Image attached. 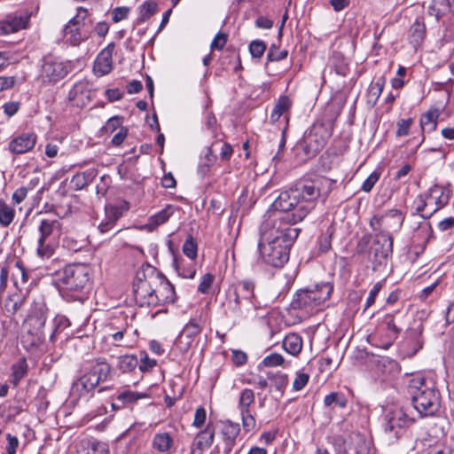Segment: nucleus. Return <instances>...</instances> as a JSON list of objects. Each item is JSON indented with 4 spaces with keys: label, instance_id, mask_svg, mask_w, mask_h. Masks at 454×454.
<instances>
[{
    "label": "nucleus",
    "instance_id": "f257e3e1",
    "mask_svg": "<svg viewBox=\"0 0 454 454\" xmlns=\"http://www.w3.org/2000/svg\"><path fill=\"white\" fill-rule=\"evenodd\" d=\"M319 196L320 190L316 182L299 184L282 192L272 203V207L278 212V218L281 222L294 225L309 214Z\"/></svg>",
    "mask_w": 454,
    "mask_h": 454
},
{
    "label": "nucleus",
    "instance_id": "f03ea898",
    "mask_svg": "<svg viewBox=\"0 0 454 454\" xmlns=\"http://www.w3.org/2000/svg\"><path fill=\"white\" fill-rule=\"evenodd\" d=\"M299 233V228L290 226L262 231L257 245L260 260L274 268L283 267L289 260L290 247Z\"/></svg>",
    "mask_w": 454,
    "mask_h": 454
},
{
    "label": "nucleus",
    "instance_id": "7ed1b4c3",
    "mask_svg": "<svg viewBox=\"0 0 454 454\" xmlns=\"http://www.w3.org/2000/svg\"><path fill=\"white\" fill-rule=\"evenodd\" d=\"M408 391L414 409L421 417L434 415L441 404V395L432 377L413 375L408 384Z\"/></svg>",
    "mask_w": 454,
    "mask_h": 454
},
{
    "label": "nucleus",
    "instance_id": "20e7f679",
    "mask_svg": "<svg viewBox=\"0 0 454 454\" xmlns=\"http://www.w3.org/2000/svg\"><path fill=\"white\" fill-rule=\"evenodd\" d=\"M333 286L329 282L316 284L299 290L291 302L294 309L311 313L330 298Z\"/></svg>",
    "mask_w": 454,
    "mask_h": 454
},
{
    "label": "nucleus",
    "instance_id": "39448f33",
    "mask_svg": "<svg viewBox=\"0 0 454 454\" xmlns=\"http://www.w3.org/2000/svg\"><path fill=\"white\" fill-rule=\"evenodd\" d=\"M90 270L85 264H70L54 273L57 285L68 291L81 292L89 286Z\"/></svg>",
    "mask_w": 454,
    "mask_h": 454
},
{
    "label": "nucleus",
    "instance_id": "423d86ee",
    "mask_svg": "<svg viewBox=\"0 0 454 454\" xmlns=\"http://www.w3.org/2000/svg\"><path fill=\"white\" fill-rule=\"evenodd\" d=\"M111 369V365L105 359H96L86 369L85 373L73 383V391L80 395L92 391L100 382L108 379Z\"/></svg>",
    "mask_w": 454,
    "mask_h": 454
},
{
    "label": "nucleus",
    "instance_id": "0eeeda50",
    "mask_svg": "<svg viewBox=\"0 0 454 454\" xmlns=\"http://www.w3.org/2000/svg\"><path fill=\"white\" fill-rule=\"evenodd\" d=\"M230 305L235 313L260 307L261 304L254 294V283L245 279L233 285V299L230 301Z\"/></svg>",
    "mask_w": 454,
    "mask_h": 454
},
{
    "label": "nucleus",
    "instance_id": "6e6552de",
    "mask_svg": "<svg viewBox=\"0 0 454 454\" xmlns=\"http://www.w3.org/2000/svg\"><path fill=\"white\" fill-rule=\"evenodd\" d=\"M154 272L155 270H151L149 273L145 271L137 273L132 292L135 302L140 307L153 306L154 286L158 284Z\"/></svg>",
    "mask_w": 454,
    "mask_h": 454
},
{
    "label": "nucleus",
    "instance_id": "1a4fd4ad",
    "mask_svg": "<svg viewBox=\"0 0 454 454\" xmlns=\"http://www.w3.org/2000/svg\"><path fill=\"white\" fill-rule=\"evenodd\" d=\"M450 198V194L448 188L438 184L434 185L425 197H419L420 204L417 207V211L421 214L422 217L429 218L446 206Z\"/></svg>",
    "mask_w": 454,
    "mask_h": 454
},
{
    "label": "nucleus",
    "instance_id": "9d476101",
    "mask_svg": "<svg viewBox=\"0 0 454 454\" xmlns=\"http://www.w3.org/2000/svg\"><path fill=\"white\" fill-rule=\"evenodd\" d=\"M68 73L67 63L58 57L47 55L42 59L38 79L44 85H53L64 79Z\"/></svg>",
    "mask_w": 454,
    "mask_h": 454
},
{
    "label": "nucleus",
    "instance_id": "9b49d317",
    "mask_svg": "<svg viewBox=\"0 0 454 454\" xmlns=\"http://www.w3.org/2000/svg\"><path fill=\"white\" fill-rule=\"evenodd\" d=\"M393 252V237L387 231H381L376 235L373 247L372 248L373 270H377L380 266L386 263L388 256Z\"/></svg>",
    "mask_w": 454,
    "mask_h": 454
},
{
    "label": "nucleus",
    "instance_id": "f8f14e48",
    "mask_svg": "<svg viewBox=\"0 0 454 454\" xmlns=\"http://www.w3.org/2000/svg\"><path fill=\"white\" fill-rule=\"evenodd\" d=\"M414 422L402 408H395L386 415L385 431L393 434V437L399 438L402 431Z\"/></svg>",
    "mask_w": 454,
    "mask_h": 454
},
{
    "label": "nucleus",
    "instance_id": "ddd939ff",
    "mask_svg": "<svg viewBox=\"0 0 454 454\" xmlns=\"http://www.w3.org/2000/svg\"><path fill=\"white\" fill-rule=\"evenodd\" d=\"M158 284L154 286L153 307L174 303L176 300V294L174 286L160 272H154Z\"/></svg>",
    "mask_w": 454,
    "mask_h": 454
},
{
    "label": "nucleus",
    "instance_id": "4468645a",
    "mask_svg": "<svg viewBox=\"0 0 454 454\" xmlns=\"http://www.w3.org/2000/svg\"><path fill=\"white\" fill-rule=\"evenodd\" d=\"M335 444L340 450L346 453L353 447L356 454H370L372 449V441L358 432H353L348 435V441L343 437L335 439Z\"/></svg>",
    "mask_w": 454,
    "mask_h": 454
},
{
    "label": "nucleus",
    "instance_id": "2eb2a0df",
    "mask_svg": "<svg viewBox=\"0 0 454 454\" xmlns=\"http://www.w3.org/2000/svg\"><path fill=\"white\" fill-rule=\"evenodd\" d=\"M46 312L47 309L41 304L36 306L27 318V333L34 337L33 342H40L44 338L43 329L46 322Z\"/></svg>",
    "mask_w": 454,
    "mask_h": 454
},
{
    "label": "nucleus",
    "instance_id": "dca6fc26",
    "mask_svg": "<svg viewBox=\"0 0 454 454\" xmlns=\"http://www.w3.org/2000/svg\"><path fill=\"white\" fill-rule=\"evenodd\" d=\"M404 217L399 209H391L381 216H374L371 221V225L373 230L377 228L374 224L378 225V228H387L395 231L400 230L403 225Z\"/></svg>",
    "mask_w": 454,
    "mask_h": 454
},
{
    "label": "nucleus",
    "instance_id": "f3484780",
    "mask_svg": "<svg viewBox=\"0 0 454 454\" xmlns=\"http://www.w3.org/2000/svg\"><path fill=\"white\" fill-rule=\"evenodd\" d=\"M333 135V128L330 124L326 123H315L311 129V131L308 137L309 145L312 146V143H315L313 150L315 152L321 150L328 139Z\"/></svg>",
    "mask_w": 454,
    "mask_h": 454
},
{
    "label": "nucleus",
    "instance_id": "a211bd4d",
    "mask_svg": "<svg viewBox=\"0 0 454 454\" xmlns=\"http://www.w3.org/2000/svg\"><path fill=\"white\" fill-rule=\"evenodd\" d=\"M37 140V136L33 133H22L11 140L9 150L15 154H23L31 151Z\"/></svg>",
    "mask_w": 454,
    "mask_h": 454
},
{
    "label": "nucleus",
    "instance_id": "6ab92c4d",
    "mask_svg": "<svg viewBox=\"0 0 454 454\" xmlns=\"http://www.w3.org/2000/svg\"><path fill=\"white\" fill-rule=\"evenodd\" d=\"M114 43H109L98 55L94 63V72L98 75L108 74L113 69V52Z\"/></svg>",
    "mask_w": 454,
    "mask_h": 454
},
{
    "label": "nucleus",
    "instance_id": "aec40b11",
    "mask_svg": "<svg viewBox=\"0 0 454 454\" xmlns=\"http://www.w3.org/2000/svg\"><path fill=\"white\" fill-rule=\"evenodd\" d=\"M215 440V429L207 426L204 430H201L195 436L192 446V454H203L204 450L208 449Z\"/></svg>",
    "mask_w": 454,
    "mask_h": 454
},
{
    "label": "nucleus",
    "instance_id": "412c9836",
    "mask_svg": "<svg viewBox=\"0 0 454 454\" xmlns=\"http://www.w3.org/2000/svg\"><path fill=\"white\" fill-rule=\"evenodd\" d=\"M38 231L40 234L38 239L51 240V239L60 235L61 223L56 217L43 218L40 221Z\"/></svg>",
    "mask_w": 454,
    "mask_h": 454
},
{
    "label": "nucleus",
    "instance_id": "4be33fe9",
    "mask_svg": "<svg viewBox=\"0 0 454 454\" xmlns=\"http://www.w3.org/2000/svg\"><path fill=\"white\" fill-rule=\"evenodd\" d=\"M68 99L77 106H85L90 101L89 84L85 81L76 82L68 93Z\"/></svg>",
    "mask_w": 454,
    "mask_h": 454
},
{
    "label": "nucleus",
    "instance_id": "5701e85b",
    "mask_svg": "<svg viewBox=\"0 0 454 454\" xmlns=\"http://www.w3.org/2000/svg\"><path fill=\"white\" fill-rule=\"evenodd\" d=\"M240 427L239 424L231 422L230 420L223 423L221 434L224 442L225 447L224 451L229 453L231 451L236 442V438L239 434Z\"/></svg>",
    "mask_w": 454,
    "mask_h": 454
},
{
    "label": "nucleus",
    "instance_id": "b1692460",
    "mask_svg": "<svg viewBox=\"0 0 454 454\" xmlns=\"http://www.w3.org/2000/svg\"><path fill=\"white\" fill-rule=\"evenodd\" d=\"M291 106L292 100L287 96H281L273 107L270 114V122L275 123L279 121L281 116H284L286 120V126L287 127L289 121L288 114Z\"/></svg>",
    "mask_w": 454,
    "mask_h": 454
},
{
    "label": "nucleus",
    "instance_id": "393cba45",
    "mask_svg": "<svg viewBox=\"0 0 454 454\" xmlns=\"http://www.w3.org/2000/svg\"><path fill=\"white\" fill-rule=\"evenodd\" d=\"M28 22L27 17L9 15L5 20L0 23L3 34H11L26 28Z\"/></svg>",
    "mask_w": 454,
    "mask_h": 454
},
{
    "label": "nucleus",
    "instance_id": "a878e982",
    "mask_svg": "<svg viewBox=\"0 0 454 454\" xmlns=\"http://www.w3.org/2000/svg\"><path fill=\"white\" fill-rule=\"evenodd\" d=\"M175 212L172 205H167L163 209L148 218L146 227L150 231L155 230L158 226L165 223Z\"/></svg>",
    "mask_w": 454,
    "mask_h": 454
},
{
    "label": "nucleus",
    "instance_id": "bb28decb",
    "mask_svg": "<svg viewBox=\"0 0 454 454\" xmlns=\"http://www.w3.org/2000/svg\"><path fill=\"white\" fill-rule=\"evenodd\" d=\"M426 36V25L423 21L419 20H416V21L411 25L409 31V40L410 43L417 48L419 46Z\"/></svg>",
    "mask_w": 454,
    "mask_h": 454
},
{
    "label": "nucleus",
    "instance_id": "cd10ccee",
    "mask_svg": "<svg viewBox=\"0 0 454 454\" xmlns=\"http://www.w3.org/2000/svg\"><path fill=\"white\" fill-rule=\"evenodd\" d=\"M284 349L293 355L297 356L302 349V339L298 333H289L283 340Z\"/></svg>",
    "mask_w": 454,
    "mask_h": 454
},
{
    "label": "nucleus",
    "instance_id": "c85d7f7f",
    "mask_svg": "<svg viewBox=\"0 0 454 454\" xmlns=\"http://www.w3.org/2000/svg\"><path fill=\"white\" fill-rule=\"evenodd\" d=\"M139 360L135 355H122L117 357L116 368L122 373H130L138 366Z\"/></svg>",
    "mask_w": 454,
    "mask_h": 454
},
{
    "label": "nucleus",
    "instance_id": "c756f323",
    "mask_svg": "<svg viewBox=\"0 0 454 454\" xmlns=\"http://www.w3.org/2000/svg\"><path fill=\"white\" fill-rule=\"evenodd\" d=\"M63 35L67 43L73 46L79 45L82 41L86 38V35L81 32V27H75L71 24L65 26L63 29Z\"/></svg>",
    "mask_w": 454,
    "mask_h": 454
},
{
    "label": "nucleus",
    "instance_id": "7c9ffc66",
    "mask_svg": "<svg viewBox=\"0 0 454 454\" xmlns=\"http://www.w3.org/2000/svg\"><path fill=\"white\" fill-rule=\"evenodd\" d=\"M174 440L168 433H159L153 436V447L160 452L169 453Z\"/></svg>",
    "mask_w": 454,
    "mask_h": 454
},
{
    "label": "nucleus",
    "instance_id": "2f4dec72",
    "mask_svg": "<svg viewBox=\"0 0 454 454\" xmlns=\"http://www.w3.org/2000/svg\"><path fill=\"white\" fill-rule=\"evenodd\" d=\"M15 210L5 200L0 199V225L8 227L14 220Z\"/></svg>",
    "mask_w": 454,
    "mask_h": 454
},
{
    "label": "nucleus",
    "instance_id": "473e14b6",
    "mask_svg": "<svg viewBox=\"0 0 454 454\" xmlns=\"http://www.w3.org/2000/svg\"><path fill=\"white\" fill-rule=\"evenodd\" d=\"M158 12V4L153 0L145 2L139 7L137 23H144Z\"/></svg>",
    "mask_w": 454,
    "mask_h": 454
},
{
    "label": "nucleus",
    "instance_id": "72a5a7b5",
    "mask_svg": "<svg viewBox=\"0 0 454 454\" xmlns=\"http://www.w3.org/2000/svg\"><path fill=\"white\" fill-rule=\"evenodd\" d=\"M438 113L437 111H428L421 116L420 126L423 132H431L436 129Z\"/></svg>",
    "mask_w": 454,
    "mask_h": 454
},
{
    "label": "nucleus",
    "instance_id": "f704fd0d",
    "mask_svg": "<svg viewBox=\"0 0 454 454\" xmlns=\"http://www.w3.org/2000/svg\"><path fill=\"white\" fill-rule=\"evenodd\" d=\"M254 403V393L250 388H244L240 392L238 408L240 412L250 411V406Z\"/></svg>",
    "mask_w": 454,
    "mask_h": 454
},
{
    "label": "nucleus",
    "instance_id": "c9c22d12",
    "mask_svg": "<svg viewBox=\"0 0 454 454\" xmlns=\"http://www.w3.org/2000/svg\"><path fill=\"white\" fill-rule=\"evenodd\" d=\"M334 234V228L330 225L322 232L318 238V249L321 253H326L332 248V239Z\"/></svg>",
    "mask_w": 454,
    "mask_h": 454
},
{
    "label": "nucleus",
    "instance_id": "e433bc0d",
    "mask_svg": "<svg viewBox=\"0 0 454 454\" xmlns=\"http://www.w3.org/2000/svg\"><path fill=\"white\" fill-rule=\"evenodd\" d=\"M324 404L326 407H329L333 404L339 408H345L348 404V399L346 396L339 392H332L329 395H327L324 399Z\"/></svg>",
    "mask_w": 454,
    "mask_h": 454
},
{
    "label": "nucleus",
    "instance_id": "4c0bfd02",
    "mask_svg": "<svg viewBox=\"0 0 454 454\" xmlns=\"http://www.w3.org/2000/svg\"><path fill=\"white\" fill-rule=\"evenodd\" d=\"M54 254V246L51 240L37 239L36 254L42 259H48Z\"/></svg>",
    "mask_w": 454,
    "mask_h": 454
},
{
    "label": "nucleus",
    "instance_id": "58836bf2",
    "mask_svg": "<svg viewBox=\"0 0 454 454\" xmlns=\"http://www.w3.org/2000/svg\"><path fill=\"white\" fill-rule=\"evenodd\" d=\"M27 364L26 359H20L12 365L13 384L16 386L27 375Z\"/></svg>",
    "mask_w": 454,
    "mask_h": 454
},
{
    "label": "nucleus",
    "instance_id": "ea45409f",
    "mask_svg": "<svg viewBox=\"0 0 454 454\" xmlns=\"http://www.w3.org/2000/svg\"><path fill=\"white\" fill-rule=\"evenodd\" d=\"M202 331V326L199 324L197 319H191L184 327L181 333L184 336L192 339L195 340V338L198 337Z\"/></svg>",
    "mask_w": 454,
    "mask_h": 454
},
{
    "label": "nucleus",
    "instance_id": "a19ab883",
    "mask_svg": "<svg viewBox=\"0 0 454 454\" xmlns=\"http://www.w3.org/2000/svg\"><path fill=\"white\" fill-rule=\"evenodd\" d=\"M24 302L25 299L22 296L13 294L7 299L4 307L8 312L15 314L21 309V308L24 305Z\"/></svg>",
    "mask_w": 454,
    "mask_h": 454
},
{
    "label": "nucleus",
    "instance_id": "79ce46f5",
    "mask_svg": "<svg viewBox=\"0 0 454 454\" xmlns=\"http://www.w3.org/2000/svg\"><path fill=\"white\" fill-rule=\"evenodd\" d=\"M147 396L148 395L146 394L125 390L118 394L117 400L121 401L123 403H134L137 400L146 398Z\"/></svg>",
    "mask_w": 454,
    "mask_h": 454
},
{
    "label": "nucleus",
    "instance_id": "37998d69",
    "mask_svg": "<svg viewBox=\"0 0 454 454\" xmlns=\"http://www.w3.org/2000/svg\"><path fill=\"white\" fill-rule=\"evenodd\" d=\"M121 128H124L122 126V117L114 116L110 118L106 124L102 128V131L104 134H113L115 131L120 130Z\"/></svg>",
    "mask_w": 454,
    "mask_h": 454
},
{
    "label": "nucleus",
    "instance_id": "c03bdc74",
    "mask_svg": "<svg viewBox=\"0 0 454 454\" xmlns=\"http://www.w3.org/2000/svg\"><path fill=\"white\" fill-rule=\"evenodd\" d=\"M270 380L272 381V386L276 390L283 393L286 387L288 384V376L286 373L277 372L269 376Z\"/></svg>",
    "mask_w": 454,
    "mask_h": 454
},
{
    "label": "nucleus",
    "instance_id": "a18cd8bd",
    "mask_svg": "<svg viewBox=\"0 0 454 454\" xmlns=\"http://www.w3.org/2000/svg\"><path fill=\"white\" fill-rule=\"evenodd\" d=\"M198 246L192 236L189 235L183 245V253L192 260L197 257Z\"/></svg>",
    "mask_w": 454,
    "mask_h": 454
},
{
    "label": "nucleus",
    "instance_id": "49530a36",
    "mask_svg": "<svg viewBox=\"0 0 454 454\" xmlns=\"http://www.w3.org/2000/svg\"><path fill=\"white\" fill-rule=\"evenodd\" d=\"M138 360L140 362V364H138V368L141 372H150L157 365V361L150 358L146 352H141L140 358Z\"/></svg>",
    "mask_w": 454,
    "mask_h": 454
},
{
    "label": "nucleus",
    "instance_id": "de8ad7c7",
    "mask_svg": "<svg viewBox=\"0 0 454 454\" xmlns=\"http://www.w3.org/2000/svg\"><path fill=\"white\" fill-rule=\"evenodd\" d=\"M106 217L109 219L111 222L116 223V222L122 215L123 209H128V207H119L109 205L106 207Z\"/></svg>",
    "mask_w": 454,
    "mask_h": 454
},
{
    "label": "nucleus",
    "instance_id": "09e8293b",
    "mask_svg": "<svg viewBox=\"0 0 454 454\" xmlns=\"http://www.w3.org/2000/svg\"><path fill=\"white\" fill-rule=\"evenodd\" d=\"M90 180L86 173H77L71 179V185L75 191L82 190L88 185Z\"/></svg>",
    "mask_w": 454,
    "mask_h": 454
},
{
    "label": "nucleus",
    "instance_id": "8fccbe9b",
    "mask_svg": "<svg viewBox=\"0 0 454 454\" xmlns=\"http://www.w3.org/2000/svg\"><path fill=\"white\" fill-rule=\"evenodd\" d=\"M194 340L191 338L184 336L183 333H180L176 340V348L182 353L186 354L192 346L193 345Z\"/></svg>",
    "mask_w": 454,
    "mask_h": 454
},
{
    "label": "nucleus",
    "instance_id": "3c124183",
    "mask_svg": "<svg viewBox=\"0 0 454 454\" xmlns=\"http://www.w3.org/2000/svg\"><path fill=\"white\" fill-rule=\"evenodd\" d=\"M214 280L215 275L212 273L204 274L201 277L200 282L198 286V292L203 294H208Z\"/></svg>",
    "mask_w": 454,
    "mask_h": 454
},
{
    "label": "nucleus",
    "instance_id": "603ef678",
    "mask_svg": "<svg viewBox=\"0 0 454 454\" xmlns=\"http://www.w3.org/2000/svg\"><path fill=\"white\" fill-rule=\"evenodd\" d=\"M286 50H279L275 44H272L268 51L267 59L269 61H280L287 57Z\"/></svg>",
    "mask_w": 454,
    "mask_h": 454
},
{
    "label": "nucleus",
    "instance_id": "864d4df0",
    "mask_svg": "<svg viewBox=\"0 0 454 454\" xmlns=\"http://www.w3.org/2000/svg\"><path fill=\"white\" fill-rule=\"evenodd\" d=\"M309 375L306 372H297L293 381V389L301 391L309 382Z\"/></svg>",
    "mask_w": 454,
    "mask_h": 454
},
{
    "label": "nucleus",
    "instance_id": "5fc2aeb1",
    "mask_svg": "<svg viewBox=\"0 0 454 454\" xmlns=\"http://www.w3.org/2000/svg\"><path fill=\"white\" fill-rule=\"evenodd\" d=\"M240 416H241L243 427L247 432H250L255 428L256 421H255V419H254V415L252 414L251 411H242V412H240Z\"/></svg>",
    "mask_w": 454,
    "mask_h": 454
},
{
    "label": "nucleus",
    "instance_id": "6e6d98bb",
    "mask_svg": "<svg viewBox=\"0 0 454 454\" xmlns=\"http://www.w3.org/2000/svg\"><path fill=\"white\" fill-rule=\"evenodd\" d=\"M285 362V359L282 355L278 353H271L264 357L262 360V364L266 367H275L278 365H282Z\"/></svg>",
    "mask_w": 454,
    "mask_h": 454
},
{
    "label": "nucleus",
    "instance_id": "4d7b16f0",
    "mask_svg": "<svg viewBox=\"0 0 454 454\" xmlns=\"http://www.w3.org/2000/svg\"><path fill=\"white\" fill-rule=\"evenodd\" d=\"M266 50V44L260 40H254L249 44V51L254 58H261Z\"/></svg>",
    "mask_w": 454,
    "mask_h": 454
},
{
    "label": "nucleus",
    "instance_id": "13d9d810",
    "mask_svg": "<svg viewBox=\"0 0 454 454\" xmlns=\"http://www.w3.org/2000/svg\"><path fill=\"white\" fill-rule=\"evenodd\" d=\"M386 83L385 77L381 76L370 87V94L375 98V101L380 97Z\"/></svg>",
    "mask_w": 454,
    "mask_h": 454
},
{
    "label": "nucleus",
    "instance_id": "bf43d9fd",
    "mask_svg": "<svg viewBox=\"0 0 454 454\" xmlns=\"http://www.w3.org/2000/svg\"><path fill=\"white\" fill-rule=\"evenodd\" d=\"M87 16H88L87 9H85L83 7H79V8H77L76 15L69 20L68 24L81 27L82 25H84V21H85Z\"/></svg>",
    "mask_w": 454,
    "mask_h": 454
},
{
    "label": "nucleus",
    "instance_id": "052dcab7",
    "mask_svg": "<svg viewBox=\"0 0 454 454\" xmlns=\"http://www.w3.org/2000/svg\"><path fill=\"white\" fill-rule=\"evenodd\" d=\"M130 9L126 6L115 7L112 11V19L114 23L120 22L128 18Z\"/></svg>",
    "mask_w": 454,
    "mask_h": 454
},
{
    "label": "nucleus",
    "instance_id": "680f3d73",
    "mask_svg": "<svg viewBox=\"0 0 454 454\" xmlns=\"http://www.w3.org/2000/svg\"><path fill=\"white\" fill-rule=\"evenodd\" d=\"M380 174L377 171H373L363 183L362 190L365 192H369L372 190L375 184L379 181Z\"/></svg>",
    "mask_w": 454,
    "mask_h": 454
},
{
    "label": "nucleus",
    "instance_id": "e2e57ef3",
    "mask_svg": "<svg viewBox=\"0 0 454 454\" xmlns=\"http://www.w3.org/2000/svg\"><path fill=\"white\" fill-rule=\"evenodd\" d=\"M207 419V411L204 407L200 406L196 409L194 414V419L192 422V426L200 428L206 422Z\"/></svg>",
    "mask_w": 454,
    "mask_h": 454
},
{
    "label": "nucleus",
    "instance_id": "0e129e2a",
    "mask_svg": "<svg viewBox=\"0 0 454 454\" xmlns=\"http://www.w3.org/2000/svg\"><path fill=\"white\" fill-rule=\"evenodd\" d=\"M87 454H109V450L106 443L93 442L89 447Z\"/></svg>",
    "mask_w": 454,
    "mask_h": 454
},
{
    "label": "nucleus",
    "instance_id": "69168bd1",
    "mask_svg": "<svg viewBox=\"0 0 454 454\" xmlns=\"http://www.w3.org/2000/svg\"><path fill=\"white\" fill-rule=\"evenodd\" d=\"M381 288H382L381 282H377L373 286V287L371 289V291L369 293V295H368V297L366 299V302H365V306H364V310L367 309L368 308H370L372 305L374 304L376 297H377V295L380 293Z\"/></svg>",
    "mask_w": 454,
    "mask_h": 454
},
{
    "label": "nucleus",
    "instance_id": "338daca9",
    "mask_svg": "<svg viewBox=\"0 0 454 454\" xmlns=\"http://www.w3.org/2000/svg\"><path fill=\"white\" fill-rule=\"evenodd\" d=\"M227 35L224 33H217L213 39L211 43V49L212 50H218L221 51L224 48L226 42H227Z\"/></svg>",
    "mask_w": 454,
    "mask_h": 454
},
{
    "label": "nucleus",
    "instance_id": "774afa93",
    "mask_svg": "<svg viewBox=\"0 0 454 454\" xmlns=\"http://www.w3.org/2000/svg\"><path fill=\"white\" fill-rule=\"evenodd\" d=\"M411 119H402L397 123L396 136L397 137H404L409 134L410 128L411 125Z\"/></svg>",
    "mask_w": 454,
    "mask_h": 454
}]
</instances>
